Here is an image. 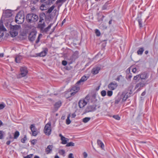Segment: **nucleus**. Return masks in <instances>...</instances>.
Wrapping results in <instances>:
<instances>
[{
	"mask_svg": "<svg viewBox=\"0 0 158 158\" xmlns=\"http://www.w3.org/2000/svg\"><path fill=\"white\" fill-rule=\"evenodd\" d=\"M21 29L20 25H11L10 26V34L12 37H15L17 36L18 33V31Z\"/></svg>",
	"mask_w": 158,
	"mask_h": 158,
	"instance_id": "nucleus-1",
	"label": "nucleus"
},
{
	"mask_svg": "<svg viewBox=\"0 0 158 158\" xmlns=\"http://www.w3.org/2000/svg\"><path fill=\"white\" fill-rule=\"evenodd\" d=\"M38 19V16L33 13L28 14L26 17L27 22L30 23L36 22Z\"/></svg>",
	"mask_w": 158,
	"mask_h": 158,
	"instance_id": "nucleus-2",
	"label": "nucleus"
},
{
	"mask_svg": "<svg viewBox=\"0 0 158 158\" xmlns=\"http://www.w3.org/2000/svg\"><path fill=\"white\" fill-rule=\"evenodd\" d=\"M24 15L23 13L19 12L15 18V21L18 24L22 23L24 20Z\"/></svg>",
	"mask_w": 158,
	"mask_h": 158,
	"instance_id": "nucleus-3",
	"label": "nucleus"
},
{
	"mask_svg": "<svg viewBox=\"0 0 158 158\" xmlns=\"http://www.w3.org/2000/svg\"><path fill=\"white\" fill-rule=\"evenodd\" d=\"M28 72L27 68L26 67H22L20 68V73L17 76L18 78L25 76Z\"/></svg>",
	"mask_w": 158,
	"mask_h": 158,
	"instance_id": "nucleus-4",
	"label": "nucleus"
},
{
	"mask_svg": "<svg viewBox=\"0 0 158 158\" xmlns=\"http://www.w3.org/2000/svg\"><path fill=\"white\" fill-rule=\"evenodd\" d=\"M44 132L47 135H49L51 134V126L50 123H48L47 124L44 128Z\"/></svg>",
	"mask_w": 158,
	"mask_h": 158,
	"instance_id": "nucleus-5",
	"label": "nucleus"
},
{
	"mask_svg": "<svg viewBox=\"0 0 158 158\" xmlns=\"http://www.w3.org/2000/svg\"><path fill=\"white\" fill-rule=\"evenodd\" d=\"M77 85L78 84H76L75 85L72 87L71 89L70 90L71 92H72L71 94V96L74 95L79 90L80 88Z\"/></svg>",
	"mask_w": 158,
	"mask_h": 158,
	"instance_id": "nucleus-6",
	"label": "nucleus"
},
{
	"mask_svg": "<svg viewBox=\"0 0 158 158\" xmlns=\"http://www.w3.org/2000/svg\"><path fill=\"white\" fill-rule=\"evenodd\" d=\"M96 105H93L88 106L85 109V112L86 113L93 112L96 110Z\"/></svg>",
	"mask_w": 158,
	"mask_h": 158,
	"instance_id": "nucleus-7",
	"label": "nucleus"
},
{
	"mask_svg": "<svg viewBox=\"0 0 158 158\" xmlns=\"http://www.w3.org/2000/svg\"><path fill=\"white\" fill-rule=\"evenodd\" d=\"M118 86L117 83L115 81L110 82L108 85V88L110 90H114Z\"/></svg>",
	"mask_w": 158,
	"mask_h": 158,
	"instance_id": "nucleus-8",
	"label": "nucleus"
},
{
	"mask_svg": "<svg viewBox=\"0 0 158 158\" xmlns=\"http://www.w3.org/2000/svg\"><path fill=\"white\" fill-rule=\"evenodd\" d=\"M36 33L35 31L31 32L29 35V39L31 41H33L35 39Z\"/></svg>",
	"mask_w": 158,
	"mask_h": 158,
	"instance_id": "nucleus-9",
	"label": "nucleus"
},
{
	"mask_svg": "<svg viewBox=\"0 0 158 158\" xmlns=\"http://www.w3.org/2000/svg\"><path fill=\"white\" fill-rule=\"evenodd\" d=\"M85 99L83 100H81L78 102V105L80 108H82L84 107L87 104V102L85 100Z\"/></svg>",
	"mask_w": 158,
	"mask_h": 158,
	"instance_id": "nucleus-10",
	"label": "nucleus"
},
{
	"mask_svg": "<svg viewBox=\"0 0 158 158\" xmlns=\"http://www.w3.org/2000/svg\"><path fill=\"white\" fill-rule=\"evenodd\" d=\"M59 135L60 137L61 140L62 141L61 143L63 144H67V141H69V139L67 138H65L61 134H60Z\"/></svg>",
	"mask_w": 158,
	"mask_h": 158,
	"instance_id": "nucleus-11",
	"label": "nucleus"
},
{
	"mask_svg": "<svg viewBox=\"0 0 158 158\" xmlns=\"http://www.w3.org/2000/svg\"><path fill=\"white\" fill-rule=\"evenodd\" d=\"M146 84V83L144 81L140 82L137 83L135 86V89L138 88L140 89L141 87H144Z\"/></svg>",
	"mask_w": 158,
	"mask_h": 158,
	"instance_id": "nucleus-12",
	"label": "nucleus"
},
{
	"mask_svg": "<svg viewBox=\"0 0 158 158\" xmlns=\"http://www.w3.org/2000/svg\"><path fill=\"white\" fill-rule=\"evenodd\" d=\"M48 52V49L47 48L44 49V50L38 54V56H44L46 55Z\"/></svg>",
	"mask_w": 158,
	"mask_h": 158,
	"instance_id": "nucleus-13",
	"label": "nucleus"
},
{
	"mask_svg": "<svg viewBox=\"0 0 158 158\" xmlns=\"http://www.w3.org/2000/svg\"><path fill=\"white\" fill-rule=\"evenodd\" d=\"M122 101L123 102L125 101L128 98V94L127 93L125 94L123 93L121 95H120Z\"/></svg>",
	"mask_w": 158,
	"mask_h": 158,
	"instance_id": "nucleus-14",
	"label": "nucleus"
},
{
	"mask_svg": "<svg viewBox=\"0 0 158 158\" xmlns=\"http://www.w3.org/2000/svg\"><path fill=\"white\" fill-rule=\"evenodd\" d=\"M45 26V24L44 22L43 23H39L38 25V28L40 29L41 31H42Z\"/></svg>",
	"mask_w": 158,
	"mask_h": 158,
	"instance_id": "nucleus-15",
	"label": "nucleus"
},
{
	"mask_svg": "<svg viewBox=\"0 0 158 158\" xmlns=\"http://www.w3.org/2000/svg\"><path fill=\"white\" fill-rule=\"evenodd\" d=\"M46 15L44 13H41L40 15V20L39 23H42L44 20V19L46 18Z\"/></svg>",
	"mask_w": 158,
	"mask_h": 158,
	"instance_id": "nucleus-16",
	"label": "nucleus"
},
{
	"mask_svg": "<svg viewBox=\"0 0 158 158\" xmlns=\"http://www.w3.org/2000/svg\"><path fill=\"white\" fill-rule=\"evenodd\" d=\"M53 146L52 145H48L46 149V152L47 154L50 153L52 150Z\"/></svg>",
	"mask_w": 158,
	"mask_h": 158,
	"instance_id": "nucleus-17",
	"label": "nucleus"
},
{
	"mask_svg": "<svg viewBox=\"0 0 158 158\" xmlns=\"http://www.w3.org/2000/svg\"><path fill=\"white\" fill-rule=\"evenodd\" d=\"M87 79V78L85 76H83L80 80L78 81L77 83V84H79L85 81H86Z\"/></svg>",
	"mask_w": 158,
	"mask_h": 158,
	"instance_id": "nucleus-18",
	"label": "nucleus"
},
{
	"mask_svg": "<svg viewBox=\"0 0 158 158\" xmlns=\"http://www.w3.org/2000/svg\"><path fill=\"white\" fill-rule=\"evenodd\" d=\"M139 75V78L141 79H145L147 78V74L145 73H143Z\"/></svg>",
	"mask_w": 158,
	"mask_h": 158,
	"instance_id": "nucleus-19",
	"label": "nucleus"
},
{
	"mask_svg": "<svg viewBox=\"0 0 158 158\" xmlns=\"http://www.w3.org/2000/svg\"><path fill=\"white\" fill-rule=\"evenodd\" d=\"M99 67H96L94 68L92 70V72L93 74H96L98 73L99 71L100 70Z\"/></svg>",
	"mask_w": 158,
	"mask_h": 158,
	"instance_id": "nucleus-20",
	"label": "nucleus"
},
{
	"mask_svg": "<svg viewBox=\"0 0 158 158\" xmlns=\"http://www.w3.org/2000/svg\"><path fill=\"white\" fill-rule=\"evenodd\" d=\"M23 57L21 56H17L15 58V61L17 63L20 62L21 60L22 59Z\"/></svg>",
	"mask_w": 158,
	"mask_h": 158,
	"instance_id": "nucleus-21",
	"label": "nucleus"
},
{
	"mask_svg": "<svg viewBox=\"0 0 158 158\" xmlns=\"http://www.w3.org/2000/svg\"><path fill=\"white\" fill-rule=\"evenodd\" d=\"M61 105V102L60 101L56 102L54 104V107L57 110L59 108Z\"/></svg>",
	"mask_w": 158,
	"mask_h": 158,
	"instance_id": "nucleus-22",
	"label": "nucleus"
},
{
	"mask_svg": "<svg viewBox=\"0 0 158 158\" xmlns=\"http://www.w3.org/2000/svg\"><path fill=\"white\" fill-rule=\"evenodd\" d=\"M121 100V97L120 95H118L117 97L115 100V104H118Z\"/></svg>",
	"mask_w": 158,
	"mask_h": 158,
	"instance_id": "nucleus-23",
	"label": "nucleus"
},
{
	"mask_svg": "<svg viewBox=\"0 0 158 158\" xmlns=\"http://www.w3.org/2000/svg\"><path fill=\"white\" fill-rule=\"evenodd\" d=\"M97 143L102 149H104V145L103 143L100 140H97Z\"/></svg>",
	"mask_w": 158,
	"mask_h": 158,
	"instance_id": "nucleus-24",
	"label": "nucleus"
},
{
	"mask_svg": "<svg viewBox=\"0 0 158 158\" xmlns=\"http://www.w3.org/2000/svg\"><path fill=\"white\" fill-rule=\"evenodd\" d=\"M52 24V23L50 24L47 27L44 29L42 32H48L51 28Z\"/></svg>",
	"mask_w": 158,
	"mask_h": 158,
	"instance_id": "nucleus-25",
	"label": "nucleus"
},
{
	"mask_svg": "<svg viewBox=\"0 0 158 158\" xmlns=\"http://www.w3.org/2000/svg\"><path fill=\"white\" fill-rule=\"evenodd\" d=\"M52 24V23L50 24L47 27L44 29L42 32H48L51 28Z\"/></svg>",
	"mask_w": 158,
	"mask_h": 158,
	"instance_id": "nucleus-26",
	"label": "nucleus"
},
{
	"mask_svg": "<svg viewBox=\"0 0 158 158\" xmlns=\"http://www.w3.org/2000/svg\"><path fill=\"white\" fill-rule=\"evenodd\" d=\"M58 152L60 155L63 156H65V151L63 149L59 150Z\"/></svg>",
	"mask_w": 158,
	"mask_h": 158,
	"instance_id": "nucleus-27",
	"label": "nucleus"
},
{
	"mask_svg": "<svg viewBox=\"0 0 158 158\" xmlns=\"http://www.w3.org/2000/svg\"><path fill=\"white\" fill-rule=\"evenodd\" d=\"M19 133L18 131H16L14 135V139H16L19 136Z\"/></svg>",
	"mask_w": 158,
	"mask_h": 158,
	"instance_id": "nucleus-28",
	"label": "nucleus"
},
{
	"mask_svg": "<svg viewBox=\"0 0 158 158\" xmlns=\"http://www.w3.org/2000/svg\"><path fill=\"white\" fill-rule=\"evenodd\" d=\"M6 16L7 17H9L11 16L12 13L9 11H6L5 12Z\"/></svg>",
	"mask_w": 158,
	"mask_h": 158,
	"instance_id": "nucleus-29",
	"label": "nucleus"
},
{
	"mask_svg": "<svg viewBox=\"0 0 158 158\" xmlns=\"http://www.w3.org/2000/svg\"><path fill=\"white\" fill-rule=\"evenodd\" d=\"M70 117V114H69L68 115L67 119L66 120V124L69 125L71 122L70 120L69 119Z\"/></svg>",
	"mask_w": 158,
	"mask_h": 158,
	"instance_id": "nucleus-30",
	"label": "nucleus"
},
{
	"mask_svg": "<svg viewBox=\"0 0 158 158\" xmlns=\"http://www.w3.org/2000/svg\"><path fill=\"white\" fill-rule=\"evenodd\" d=\"M90 119V118L89 117H85L84 118L83 120V122L84 123H86L88 122Z\"/></svg>",
	"mask_w": 158,
	"mask_h": 158,
	"instance_id": "nucleus-31",
	"label": "nucleus"
},
{
	"mask_svg": "<svg viewBox=\"0 0 158 158\" xmlns=\"http://www.w3.org/2000/svg\"><path fill=\"white\" fill-rule=\"evenodd\" d=\"M144 51L143 48H141L139 49L137 51V53L138 54L141 55Z\"/></svg>",
	"mask_w": 158,
	"mask_h": 158,
	"instance_id": "nucleus-32",
	"label": "nucleus"
},
{
	"mask_svg": "<svg viewBox=\"0 0 158 158\" xmlns=\"http://www.w3.org/2000/svg\"><path fill=\"white\" fill-rule=\"evenodd\" d=\"M54 7L55 6H54L53 5L47 11V13H51L54 9Z\"/></svg>",
	"mask_w": 158,
	"mask_h": 158,
	"instance_id": "nucleus-33",
	"label": "nucleus"
},
{
	"mask_svg": "<svg viewBox=\"0 0 158 158\" xmlns=\"http://www.w3.org/2000/svg\"><path fill=\"white\" fill-rule=\"evenodd\" d=\"M30 128L31 131H35V130H37L36 129L34 125L31 124L30 126Z\"/></svg>",
	"mask_w": 158,
	"mask_h": 158,
	"instance_id": "nucleus-34",
	"label": "nucleus"
},
{
	"mask_svg": "<svg viewBox=\"0 0 158 158\" xmlns=\"http://www.w3.org/2000/svg\"><path fill=\"white\" fill-rule=\"evenodd\" d=\"M6 106V104L4 102L0 103V110L3 109Z\"/></svg>",
	"mask_w": 158,
	"mask_h": 158,
	"instance_id": "nucleus-35",
	"label": "nucleus"
},
{
	"mask_svg": "<svg viewBox=\"0 0 158 158\" xmlns=\"http://www.w3.org/2000/svg\"><path fill=\"white\" fill-rule=\"evenodd\" d=\"M74 146V143L73 142H70L67 143L66 146V147H69V146Z\"/></svg>",
	"mask_w": 158,
	"mask_h": 158,
	"instance_id": "nucleus-36",
	"label": "nucleus"
},
{
	"mask_svg": "<svg viewBox=\"0 0 158 158\" xmlns=\"http://www.w3.org/2000/svg\"><path fill=\"white\" fill-rule=\"evenodd\" d=\"M4 133V131H0V139H2L3 138V135Z\"/></svg>",
	"mask_w": 158,
	"mask_h": 158,
	"instance_id": "nucleus-37",
	"label": "nucleus"
},
{
	"mask_svg": "<svg viewBox=\"0 0 158 158\" xmlns=\"http://www.w3.org/2000/svg\"><path fill=\"white\" fill-rule=\"evenodd\" d=\"M95 33L97 36H100L101 35V33L99 31V30L98 29H96L95 30Z\"/></svg>",
	"mask_w": 158,
	"mask_h": 158,
	"instance_id": "nucleus-38",
	"label": "nucleus"
},
{
	"mask_svg": "<svg viewBox=\"0 0 158 158\" xmlns=\"http://www.w3.org/2000/svg\"><path fill=\"white\" fill-rule=\"evenodd\" d=\"M113 118H115L116 120H119L120 119V118L119 117V116L118 115H114L113 116Z\"/></svg>",
	"mask_w": 158,
	"mask_h": 158,
	"instance_id": "nucleus-39",
	"label": "nucleus"
},
{
	"mask_svg": "<svg viewBox=\"0 0 158 158\" xmlns=\"http://www.w3.org/2000/svg\"><path fill=\"white\" fill-rule=\"evenodd\" d=\"M101 94L103 97L105 96L106 95V91L105 90L102 91L101 92Z\"/></svg>",
	"mask_w": 158,
	"mask_h": 158,
	"instance_id": "nucleus-40",
	"label": "nucleus"
},
{
	"mask_svg": "<svg viewBox=\"0 0 158 158\" xmlns=\"http://www.w3.org/2000/svg\"><path fill=\"white\" fill-rule=\"evenodd\" d=\"M27 138L26 137V135H25L24 136V137L23 138V139H21V142L22 143H25L26 141L27 140Z\"/></svg>",
	"mask_w": 158,
	"mask_h": 158,
	"instance_id": "nucleus-41",
	"label": "nucleus"
},
{
	"mask_svg": "<svg viewBox=\"0 0 158 158\" xmlns=\"http://www.w3.org/2000/svg\"><path fill=\"white\" fill-rule=\"evenodd\" d=\"M40 36H42V35L41 34H40L37 37V39L36 41V44H37L39 42L40 40Z\"/></svg>",
	"mask_w": 158,
	"mask_h": 158,
	"instance_id": "nucleus-42",
	"label": "nucleus"
},
{
	"mask_svg": "<svg viewBox=\"0 0 158 158\" xmlns=\"http://www.w3.org/2000/svg\"><path fill=\"white\" fill-rule=\"evenodd\" d=\"M0 30L2 31L6 30V29L2 24L0 25Z\"/></svg>",
	"mask_w": 158,
	"mask_h": 158,
	"instance_id": "nucleus-43",
	"label": "nucleus"
},
{
	"mask_svg": "<svg viewBox=\"0 0 158 158\" xmlns=\"http://www.w3.org/2000/svg\"><path fill=\"white\" fill-rule=\"evenodd\" d=\"M113 92L112 91H108L107 92V95L109 96H111L112 95Z\"/></svg>",
	"mask_w": 158,
	"mask_h": 158,
	"instance_id": "nucleus-44",
	"label": "nucleus"
},
{
	"mask_svg": "<svg viewBox=\"0 0 158 158\" xmlns=\"http://www.w3.org/2000/svg\"><path fill=\"white\" fill-rule=\"evenodd\" d=\"M32 133L33 135L34 136H36L38 134V132L37 130H35V131H32Z\"/></svg>",
	"mask_w": 158,
	"mask_h": 158,
	"instance_id": "nucleus-45",
	"label": "nucleus"
},
{
	"mask_svg": "<svg viewBox=\"0 0 158 158\" xmlns=\"http://www.w3.org/2000/svg\"><path fill=\"white\" fill-rule=\"evenodd\" d=\"M138 22H139V25L140 27H142V24L141 23V20L140 19H138Z\"/></svg>",
	"mask_w": 158,
	"mask_h": 158,
	"instance_id": "nucleus-46",
	"label": "nucleus"
},
{
	"mask_svg": "<svg viewBox=\"0 0 158 158\" xmlns=\"http://www.w3.org/2000/svg\"><path fill=\"white\" fill-rule=\"evenodd\" d=\"M62 64L64 65L65 66L67 64V62L65 60H63L62 62Z\"/></svg>",
	"mask_w": 158,
	"mask_h": 158,
	"instance_id": "nucleus-47",
	"label": "nucleus"
},
{
	"mask_svg": "<svg viewBox=\"0 0 158 158\" xmlns=\"http://www.w3.org/2000/svg\"><path fill=\"white\" fill-rule=\"evenodd\" d=\"M69 158H74L73 156V154L71 153L69 154L68 156Z\"/></svg>",
	"mask_w": 158,
	"mask_h": 158,
	"instance_id": "nucleus-48",
	"label": "nucleus"
},
{
	"mask_svg": "<svg viewBox=\"0 0 158 158\" xmlns=\"http://www.w3.org/2000/svg\"><path fill=\"white\" fill-rule=\"evenodd\" d=\"M83 155L84 158H86L88 156L87 154L85 152H83Z\"/></svg>",
	"mask_w": 158,
	"mask_h": 158,
	"instance_id": "nucleus-49",
	"label": "nucleus"
},
{
	"mask_svg": "<svg viewBox=\"0 0 158 158\" xmlns=\"http://www.w3.org/2000/svg\"><path fill=\"white\" fill-rule=\"evenodd\" d=\"M139 77V75H137L136 76H135L134 77V80H136Z\"/></svg>",
	"mask_w": 158,
	"mask_h": 158,
	"instance_id": "nucleus-50",
	"label": "nucleus"
},
{
	"mask_svg": "<svg viewBox=\"0 0 158 158\" xmlns=\"http://www.w3.org/2000/svg\"><path fill=\"white\" fill-rule=\"evenodd\" d=\"M33 155V154H30L29 155H27V156L25 157L24 158H31L32 157V156Z\"/></svg>",
	"mask_w": 158,
	"mask_h": 158,
	"instance_id": "nucleus-51",
	"label": "nucleus"
},
{
	"mask_svg": "<svg viewBox=\"0 0 158 158\" xmlns=\"http://www.w3.org/2000/svg\"><path fill=\"white\" fill-rule=\"evenodd\" d=\"M122 77V76L121 75H120L119 76H118L116 79H115V80L117 81H119L120 80V77Z\"/></svg>",
	"mask_w": 158,
	"mask_h": 158,
	"instance_id": "nucleus-52",
	"label": "nucleus"
},
{
	"mask_svg": "<svg viewBox=\"0 0 158 158\" xmlns=\"http://www.w3.org/2000/svg\"><path fill=\"white\" fill-rule=\"evenodd\" d=\"M136 70H137V69H136V68H133L132 70V72L134 73H136Z\"/></svg>",
	"mask_w": 158,
	"mask_h": 158,
	"instance_id": "nucleus-53",
	"label": "nucleus"
},
{
	"mask_svg": "<svg viewBox=\"0 0 158 158\" xmlns=\"http://www.w3.org/2000/svg\"><path fill=\"white\" fill-rule=\"evenodd\" d=\"M36 142V140H33L31 141V143L33 144H35Z\"/></svg>",
	"mask_w": 158,
	"mask_h": 158,
	"instance_id": "nucleus-54",
	"label": "nucleus"
},
{
	"mask_svg": "<svg viewBox=\"0 0 158 158\" xmlns=\"http://www.w3.org/2000/svg\"><path fill=\"white\" fill-rule=\"evenodd\" d=\"M64 1V0H57L56 2V3H60L63 2Z\"/></svg>",
	"mask_w": 158,
	"mask_h": 158,
	"instance_id": "nucleus-55",
	"label": "nucleus"
},
{
	"mask_svg": "<svg viewBox=\"0 0 158 158\" xmlns=\"http://www.w3.org/2000/svg\"><path fill=\"white\" fill-rule=\"evenodd\" d=\"M106 5L105 4L102 7V9L103 10H105L106 9Z\"/></svg>",
	"mask_w": 158,
	"mask_h": 158,
	"instance_id": "nucleus-56",
	"label": "nucleus"
},
{
	"mask_svg": "<svg viewBox=\"0 0 158 158\" xmlns=\"http://www.w3.org/2000/svg\"><path fill=\"white\" fill-rule=\"evenodd\" d=\"M76 115L75 113H73L72 114V117L73 118H74L75 117Z\"/></svg>",
	"mask_w": 158,
	"mask_h": 158,
	"instance_id": "nucleus-57",
	"label": "nucleus"
},
{
	"mask_svg": "<svg viewBox=\"0 0 158 158\" xmlns=\"http://www.w3.org/2000/svg\"><path fill=\"white\" fill-rule=\"evenodd\" d=\"M11 142L10 141H7L6 143V144L7 145H9L10 144V143Z\"/></svg>",
	"mask_w": 158,
	"mask_h": 158,
	"instance_id": "nucleus-58",
	"label": "nucleus"
},
{
	"mask_svg": "<svg viewBox=\"0 0 158 158\" xmlns=\"http://www.w3.org/2000/svg\"><path fill=\"white\" fill-rule=\"evenodd\" d=\"M132 77V76L131 74L128 76V78L129 79H131Z\"/></svg>",
	"mask_w": 158,
	"mask_h": 158,
	"instance_id": "nucleus-59",
	"label": "nucleus"
},
{
	"mask_svg": "<svg viewBox=\"0 0 158 158\" xmlns=\"http://www.w3.org/2000/svg\"><path fill=\"white\" fill-rule=\"evenodd\" d=\"M145 94V92H143L141 94V95L143 96H144Z\"/></svg>",
	"mask_w": 158,
	"mask_h": 158,
	"instance_id": "nucleus-60",
	"label": "nucleus"
},
{
	"mask_svg": "<svg viewBox=\"0 0 158 158\" xmlns=\"http://www.w3.org/2000/svg\"><path fill=\"white\" fill-rule=\"evenodd\" d=\"M3 56V53H0V57H2Z\"/></svg>",
	"mask_w": 158,
	"mask_h": 158,
	"instance_id": "nucleus-61",
	"label": "nucleus"
},
{
	"mask_svg": "<svg viewBox=\"0 0 158 158\" xmlns=\"http://www.w3.org/2000/svg\"><path fill=\"white\" fill-rule=\"evenodd\" d=\"M65 22V19H64L62 21V24H64V23Z\"/></svg>",
	"mask_w": 158,
	"mask_h": 158,
	"instance_id": "nucleus-62",
	"label": "nucleus"
},
{
	"mask_svg": "<svg viewBox=\"0 0 158 158\" xmlns=\"http://www.w3.org/2000/svg\"><path fill=\"white\" fill-rule=\"evenodd\" d=\"M111 23H112V20H110L109 21V24H111Z\"/></svg>",
	"mask_w": 158,
	"mask_h": 158,
	"instance_id": "nucleus-63",
	"label": "nucleus"
},
{
	"mask_svg": "<svg viewBox=\"0 0 158 158\" xmlns=\"http://www.w3.org/2000/svg\"><path fill=\"white\" fill-rule=\"evenodd\" d=\"M55 158H59V157L57 155H56L55 157Z\"/></svg>",
	"mask_w": 158,
	"mask_h": 158,
	"instance_id": "nucleus-64",
	"label": "nucleus"
}]
</instances>
